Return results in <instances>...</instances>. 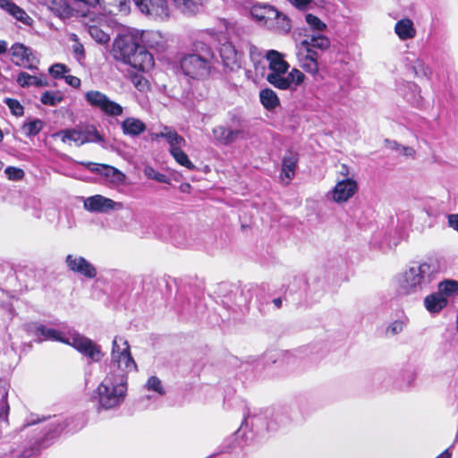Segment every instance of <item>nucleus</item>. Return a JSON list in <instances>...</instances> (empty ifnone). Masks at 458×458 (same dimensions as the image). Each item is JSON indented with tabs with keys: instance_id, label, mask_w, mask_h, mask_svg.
<instances>
[{
	"instance_id": "obj_1",
	"label": "nucleus",
	"mask_w": 458,
	"mask_h": 458,
	"mask_svg": "<svg viewBox=\"0 0 458 458\" xmlns=\"http://www.w3.org/2000/svg\"><path fill=\"white\" fill-rule=\"evenodd\" d=\"M439 272L440 267L437 261L413 263L395 276L396 291L402 295L425 293L437 281Z\"/></svg>"
},
{
	"instance_id": "obj_2",
	"label": "nucleus",
	"mask_w": 458,
	"mask_h": 458,
	"mask_svg": "<svg viewBox=\"0 0 458 458\" xmlns=\"http://www.w3.org/2000/svg\"><path fill=\"white\" fill-rule=\"evenodd\" d=\"M35 335L39 341L52 340L69 344L94 362L99 361L103 357L100 346L72 329L59 331L47 327L44 325H38L36 327Z\"/></svg>"
},
{
	"instance_id": "obj_3",
	"label": "nucleus",
	"mask_w": 458,
	"mask_h": 458,
	"mask_svg": "<svg viewBox=\"0 0 458 458\" xmlns=\"http://www.w3.org/2000/svg\"><path fill=\"white\" fill-rule=\"evenodd\" d=\"M266 58L269 63L270 70L267 75V81L275 88L283 90H295L303 81L304 74L298 69H293L288 72L290 65L278 51L268 50Z\"/></svg>"
},
{
	"instance_id": "obj_4",
	"label": "nucleus",
	"mask_w": 458,
	"mask_h": 458,
	"mask_svg": "<svg viewBox=\"0 0 458 458\" xmlns=\"http://www.w3.org/2000/svg\"><path fill=\"white\" fill-rule=\"evenodd\" d=\"M127 377L124 373L109 372L98 386V404L108 410L119 406L127 392Z\"/></svg>"
},
{
	"instance_id": "obj_5",
	"label": "nucleus",
	"mask_w": 458,
	"mask_h": 458,
	"mask_svg": "<svg viewBox=\"0 0 458 458\" xmlns=\"http://www.w3.org/2000/svg\"><path fill=\"white\" fill-rule=\"evenodd\" d=\"M242 416L241 425L233 435L240 446L250 443L255 437L273 429L267 422L266 415L262 413L250 414L246 406L242 410Z\"/></svg>"
},
{
	"instance_id": "obj_6",
	"label": "nucleus",
	"mask_w": 458,
	"mask_h": 458,
	"mask_svg": "<svg viewBox=\"0 0 458 458\" xmlns=\"http://www.w3.org/2000/svg\"><path fill=\"white\" fill-rule=\"evenodd\" d=\"M64 143L72 142L81 147L86 143H103L104 137L98 132L96 126L93 124L77 125L72 129H65L58 131L55 134Z\"/></svg>"
},
{
	"instance_id": "obj_7",
	"label": "nucleus",
	"mask_w": 458,
	"mask_h": 458,
	"mask_svg": "<svg viewBox=\"0 0 458 458\" xmlns=\"http://www.w3.org/2000/svg\"><path fill=\"white\" fill-rule=\"evenodd\" d=\"M136 369L137 365L131 355L127 341L115 336L112 344L110 372L124 373L127 376Z\"/></svg>"
},
{
	"instance_id": "obj_8",
	"label": "nucleus",
	"mask_w": 458,
	"mask_h": 458,
	"mask_svg": "<svg viewBox=\"0 0 458 458\" xmlns=\"http://www.w3.org/2000/svg\"><path fill=\"white\" fill-rule=\"evenodd\" d=\"M86 101L95 108L99 109L108 116H119L123 113V107L111 100L106 94L98 90H89L85 94Z\"/></svg>"
},
{
	"instance_id": "obj_9",
	"label": "nucleus",
	"mask_w": 458,
	"mask_h": 458,
	"mask_svg": "<svg viewBox=\"0 0 458 458\" xmlns=\"http://www.w3.org/2000/svg\"><path fill=\"white\" fill-rule=\"evenodd\" d=\"M181 68L185 75L199 80L209 74L211 63L198 55L189 54L182 58Z\"/></svg>"
},
{
	"instance_id": "obj_10",
	"label": "nucleus",
	"mask_w": 458,
	"mask_h": 458,
	"mask_svg": "<svg viewBox=\"0 0 458 458\" xmlns=\"http://www.w3.org/2000/svg\"><path fill=\"white\" fill-rule=\"evenodd\" d=\"M140 46L131 33H121L114 42V56L127 64Z\"/></svg>"
},
{
	"instance_id": "obj_11",
	"label": "nucleus",
	"mask_w": 458,
	"mask_h": 458,
	"mask_svg": "<svg viewBox=\"0 0 458 458\" xmlns=\"http://www.w3.org/2000/svg\"><path fill=\"white\" fill-rule=\"evenodd\" d=\"M65 265L71 272L87 279H94L98 275L96 267L80 255L68 254L65 257Z\"/></svg>"
},
{
	"instance_id": "obj_12",
	"label": "nucleus",
	"mask_w": 458,
	"mask_h": 458,
	"mask_svg": "<svg viewBox=\"0 0 458 458\" xmlns=\"http://www.w3.org/2000/svg\"><path fill=\"white\" fill-rule=\"evenodd\" d=\"M83 207L86 210L95 213H109L123 209L122 202H116L103 195L97 194L84 199Z\"/></svg>"
},
{
	"instance_id": "obj_13",
	"label": "nucleus",
	"mask_w": 458,
	"mask_h": 458,
	"mask_svg": "<svg viewBox=\"0 0 458 458\" xmlns=\"http://www.w3.org/2000/svg\"><path fill=\"white\" fill-rule=\"evenodd\" d=\"M10 55L15 65L30 70L36 69V58L30 47L21 43H15L10 48Z\"/></svg>"
},
{
	"instance_id": "obj_14",
	"label": "nucleus",
	"mask_w": 458,
	"mask_h": 458,
	"mask_svg": "<svg viewBox=\"0 0 458 458\" xmlns=\"http://www.w3.org/2000/svg\"><path fill=\"white\" fill-rule=\"evenodd\" d=\"M133 2L142 13L154 17L168 16L166 0H133Z\"/></svg>"
},
{
	"instance_id": "obj_15",
	"label": "nucleus",
	"mask_w": 458,
	"mask_h": 458,
	"mask_svg": "<svg viewBox=\"0 0 458 458\" xmlns=\"http://www.w3.org/2000/svg\"><path fill=\"white\" fill-rule=\"evenodd\" d=\"M358 189L357 182L352 179L338 182L332 191V198L337 202H345L352 198Z\"/></svg>"
},
{
	"instance_id": "obj_16",
	"label": "nucleus",
	"mask_w": 458,
	"mask_h": 458,
	"mask_svg": "<svg viewBox=\"0 0 458 458\" xmlns=\"http://www.w3.org/2000/svg\"><path fill=\"white\" fill-rule=\"evenodd\" d=\"M231 50H233L234 55L233 64H236L237 67H242L245 64L248 56L252 60L254 59L257 48L248 40H240L236 44H231Z\"/></svg>"
},
{
	"instance_id": "obj_17",
	"label": "nucleus",
	"mask_w": 458,
	"mask_h": 458,
	"mask_svg": "<svg viewBox=\"0 0 458 458\" xmlns=\"http://www.w3.org/2000/svg\"><path fill=\"white\" fill-rule=\"evenodd\" d=\"M127 64L139 71L146 72L153 67L154 59L144 47L140 46Z\"/></svg>"
},
{
	"instance_id": "obj_18",
	"label": "nucleus",
	"mask_w": 458,
	"mask_h": 458,
	"mask_svg": "<svg viewBox=\"0 0 458 458\" xmlns=\"http://www.w3.org/2000/svg\"><path fill=\"white\" fill-rule=\"evenodd\" d=\"M151 138L153 140H157L159 138L165 139L170 146V153L173 152L174 149L182 148L186 144L184 138L179 135L174 129L168 126H164L160 132L152 133Z\"/></svg>"
},
{
	"instance_id": "obj_19",
	"label": "nucleus",
	"mask_w": 458,
	"mask_h": 458,
	"mask_svg": "<svg viewBox=\"0 0 458 458\" xmlns=\"http://www.w3.org/2000/svg\"><path fill=\"white\" fill-rule=\"evenodd\" d=\"M223 26L225 30H227L228 23L225 20H223ZM211 37L215 38L218 44L221 46L218 49L219 51V56L222 60V63L225 66H228V60H229V47L227 44L229 43V37L226 33V31L222 30H209L207 31Z\"/></svg>"
},
{
	"instance_id": "obj_20",
	"label": "nucleus",
	"mask_w": 458,
	"mask_h": 458,
	"mask_svg": "<svg viewBox=\"0 0 458 458\" xmlns=\"http://www.w3.org/2000/svg\"><path fill=\"white\" fill-rule=\"evenodd\" d=\"M84 165L89 171L102 174L113 182H121L124 179V174L113 166L93 162L85 163Z\"/></svg>"
},
{
	"instance_id": "obj_21",
	"label": "nucleus",
	"mask_w": 458,
	"mask_h": 458,
	"mask_svg": "<svg viewBox=\"0 0 458 458\" xmlns=\"http://www.w3.org/2000/svg\"><path fill=\"white\" fill-rule=\"evenodd\" d=\"M250 13L257 21L266 26L268 21L277 15V10L270 4H257L251 7Z\"/></svg>"
},
{
	"instance_id": "obj_22",
	"label": "nucleus",
	"mask_w": 458,
	"mask_h": 458,
	"mask_svg": "<svg viewBox=\"0 0 458 458\" xmlns=\"http://www.w3.org/2000/svg\"><path fill=\"white\" fill-rule=\"evenodd\" d=\"M406 66L410 69L414 76L420 79H428L431 75V69L426 64L425 61L417 56L407 57Z\"/></svg>"
},
{
	"instance_id": "obj_23",
	"label": "nucleus",
	"mask_w": 458,
	"mask_h": 458,
	"mask_svg": "<svg viewBox=\"0 0 458 458\" xmlns=\"http://www.w3.org/2000/svg\"><path fill=\"white\" fill-rule=\"evenodd\" d=\"M400 94L403 98L412 106H420L421 104V96L420 87L411 81H407L399 89Z\"/></svg>"
},
{
	"instance_id": "obj_24",
	"label": "nucleus",
	"mask_w": 458,
	"mask_h": 458,
	"mask_svg": "<svg viewBox=\"0 0 458 458\" xmlns=\"http://www.w3.org/2000/svg\"><path fill=\"white\" fill-rule=\"evenodd\" d=\"M121 128L124 135L138 137L146 131L147 126L140 119L127 117L122 122Z\"/></svg>"
},
{
	"instance_id": "obj_25",
	"label": "nucleus",
	"mask_w": 458,
	"mask_h": 458,
	"mask_svg": "<svg viewBox=\"0 0 458 458\" xmlns=\"http://www.w3.org/2000/svg\"><path fill=\"white\" fill-rule=\"evenodd\" d=\"M301 46L305 48L307 53H309V50L310 52H316L315 49L323 51L329 47L330 41L327 37L318 33L308 36L301 42Z\"/></svg>"
},
{
	"instance_id": "obj_26",
	"label": "nucleus",
	"mask_w": 458,
	"mask_h": 458,
	"mask_svg": "<svg viewBox=\"0 0 458 458\" xmlns=\"http://www.w3.org/2000/svg\"><path fill=\"white\" fill-rule=\"evenodd\" d=\"M112 29L106 24H91L88 26L89 36L97 43L106 45L110 41Z\"/></svg>"
},
{
	"instance_id": "obj_27",
	"label": "nucleus",
	"mask_w": 458,
	"mask_h": 458,
	"mask_svg": "<svg viewBox=\"0 0 458 458\" xmlns=\"http://www.w3.org/2000/svg\"><path fill=\"white\" fill-rule=\"evenodd\" d=\"M266 27L276 32L285 34L291 30L292 24L290 19L277 10V15L268 21Z\"/></svg>"
},
{
	"instance_id": "obj_28",
	"label": "nucleus",
	"mask_w": 458,
	"mask_h": 458,
	"mask_svg": "<svg viewBox=\"0 0 458 458\" xmlns=\"http://www.w3.org/2000/svg\"><path fill=\"white\" fill-rule=\"evenodd\" d=\"M394 31L401 40L411 39L416 36V30L411 20L405 18L398 21Z\"/></svg>"
},
{
	"instance_id": "obj_29",
	"label": "nucleus",
	"mask_w": 458,
	"mask_h": 458,
	"mask_svg": "<svg viewBox=\"0 0 458 458\" xmlns=\"http://www.w3.org/2000/svg\"><path fill=\"white\" fill-rule=\"evenodd\" d=\"M447 305V299L438 293L428 295L424 299V306L430 313H438Z\"/></svg>"
},
{
	"instance_id": "obj_30",
	"label": "nucleus",
	"mask_w": 458,
	"mask_h": 458,
	"mask_svg": "<svg viewBox=\"0 0 458 458\" xmlns=\"http://www.w3.org/2000/svg\"><path fill=\"white\" fill-rule=\"evenodd\" d=\"M17 83L22 88H27L30 86L44 87L47 85V81L43 75L38 77L35 75H30L25 72H21L18 74Z\"/></svg>"
},
{
	"instance_id": "obj_31",
	"label": "nucleus",
	"mask_w": 458,
	"mask_h": 458,
	"mask_svg": "<svg viewBox=\"0 0 458 458\" xmlns=\"http://www.w3.org/2000/svg\"><path fill=\"white\" fill-rule=\"evenodd\" d=\"M259 99L262 106L269 111L276 109L280 105L276 93L268 88L260 90Z\"/></svg>"
},
{
	"instance_id": "obj_32",
	"label": "nucleus",
	"mask_w": 458,
	"mask_h": 458,
	"mask_svg": "<svg viewBox=\"0 0 458 458\" xmlns=\"http://www.w3.org/2000/svg\"><path fill=\"white\" fill-rule=\"evenodd\" d=\"M193 55H198L203 59L210 62L215 58L211 47L202 40H197L193 44Z\"/></svg>"
},
{
	"instance_id": "obj_33",
	"label": "nucleus",
	"mask_w": 458,
	"mask_h": 458,
	"mask_svg": "<svg viewBox=\"0 0 458 458\" xmlns=\"http://www.w3.org/2000/svg\"><path fill=\"white\" fill-rule=\"evenodd\" d=\"M458 292V282L455 280H445L438 284V293L445 298Z\"/></svg>"
},
{
	"instance_id": "obj_34",
	"label": "nucleus",
	"mask_w": 458,
	"mask_h": 458,
	"mask_svg": "<svg viewBox=\"0 0 458 458\" xmlns=\"http://www.w3.org/2000/svg\"><path fill=\"white\" fill-rule=\"evenodd\" d=\"M176 8L185 14H194L199 10V5L194 0H173Z\"/></svg>"
},
{
	"instance_id": "obj_35",
	"label": "nucleus",
	"mask_w": 458,
	"mask_h": 458,
	"mask_svg": "<svg viewBox=\"0 0 458 458\" xmlns=\"http://www.w3.org/2000/svg\"><path fill=\"white\" fill-rule=\"evenodd\" d=\"M170 154L179 165L186 167L189 170H193L195 168V165L189 159L187 154L182 149V148L174 149V151Z\"/></svg>"
},
{
	"instance_id": "obj_36",
	"label": "nucleus",
	"mask_w": 458,
	"mask_h": 458,
	"mask_svg": "<svg viewBox=\"0 0 458 458\" xmlns=\"http://www.w3.org/2000/svg\"><path fill=\"white\" fill-rule=\"evenodd\" d=\"M417 375L413 370H408L403 373L399 388L402 391L411 390L415 384Z\"/></svg>"
},
{
	"instance_id": "obj_37",
	"label": "nucleus",
	"mask_w": 458,
	"mask_h": 458,
	"mask_svg": "<svg viewBox=\"0 0 458 458\" xmlns=\"http://www.w3.org/2000/svg\"><path fill=\"white\" fill-rule=\"evenodd\" d=\"M144 387L146 390L152 391L158 395H165V394L162 381L156 376L150 377L144 385Z\"/></svg>"
},
{
	"instance_id": "obj_38",
	"label": "nucleus",
	"mask_w": 458,
	"mask_h": 458,
	"mask_svg": "<svg viewBox=\"0 0 458 458\" xmlns=\"http://www.w3.org/2000/svg\"><path fill=\"white\" fill-rule=\"evenodd\" d=\"M297 158L290 154L285 156L283 159V172L288 179H292L294 175V170L296 167Z\"/></svg>"
},
{
	"instance_id": "obj_39",
	"label": "nucleus",
	"mask_w": 458,
	"mask_h": 458,
	"mask_svg": "<svg viewBox=\"0 0 458 458\" xmlns=\"http://www.w3.org/2000/svg\"><path fill=\"white\" fill-rule=\"evenodd\" d=\"M42 129L43 122L39 119L24 123L22 126V130L27 136L37 135Z\"/></svg>"
},
{
	"instance_id": "obj_40",
	"label": "nucleus",
	"mask_w": 458,
	"mask_h": 458,
	"mask_svg": "<svg viewBox=\"0 0 458 458\" xmlns=\"http://www.w3.org/2000/svg\"><path fill=\"white\" fill-rule=\"evenodd\" d=\"M40 100L44 105L55 106L63 100V98L58 92L46 91L42 94Z\"/></svg>"
},
{
	"instance_id": "obj_41",
	"label": "nucleus",
	"mask_w": 458,
	"mask_h": 458,
	"mask_svg": "<svg viewBox=\"0 0 458 458\" xmlns=\"http://www.w3.org/2000/svg\"><path fill=\"white\" fill-rule=\"evenodd\" d=\"M213 135L215 140L222 144L227 145L229 142V130L225 126H216L213 129Z\"/></svg>"
},
{
	"instance_id": "obj_42",
	"label": "nucleus",
	"mask_w": 458,
	"mask_h": 458,
	"mask_svg": "<svg viewBox=\"0 0 458 458\" xmlns=\"http://www.w3.org/2000/svg\"><path fill=\"white\" fill-rule=\"evenodd\" d=\"M318 55L317 52H310L306 54V62L303 64L302 67L310 72H316L318 71Z\"/></svg>"
},
{
	"instance_id": "obj_43",
	"label": "nucleus",
	"mask_w": 458,
	"mask_h": 458,
	"mask_svg": "<svg viewBox=\"0 0 458 458\" xmlns=\"http://www.w3.org/2000/svg\"><path fill=\"white\" fill-rule=\"evenodd\" d=\"M8 13L25 25H30L32 21V19L26 13V12L15 4Z\"/></svg>"
},
{
	"instance_id": "obj_44",
	"label": "nucleus",
	"mask_w": 458,
	"mask_h": 458,
	"mask_svg": "<svg viewBox=\"0 0 458 458\" xmlns=\"http://www.w3.org/2000/svg\"><path fill=\"white\" fill-rule=\"evenodd\" d=\"M7 106L9 107L11 113L15 116H21L23 115V106L21 104L14 98H5L4 101Z\"/></svg>"
},
{
	"instance_id": "obj_45",
	"label": "nucleus",
	"mask_w": 458,
	"mask_h": 458,
	"mask_svg": "<svg viewBox=\"0 0 458 458\" xmlns=\"http://www.w3.org/2000/svg\"><path fill=\"white\" fill-rule=\"evenodd\" d=\"M306 21L311 29L317 30L318 32L322 31L326 28V24L321 21L320 19L310 13L306 15Z\"/></svg>"
},
{
	"instance_id": "obj_46",
	"label": "nucleus",
	"mask_w": 458,
	"mask_h": 458,
	"mask_svg": "<svg viewBox=\"0 0 458 458\" xmlns=\"http://www.w3.org/2000/svg\"><path fill=\"white\" fill-rule=\"evenodd\" d=\"M7 391L5 388L2 390V400L0 403V418H4V422L7 423V416L9 413V404L7 403Z\"/></svg>"
},
{
	"instance_id": "obj_47",
	"label": "nucleus",
	"mask_w": 458,
	"mask_h": 458,
	"mask_svg": "<svg viewBox=\"0 0 458 458\" xmlns=\"http://www.w3.org/2000/svg\"><path fill=\"white\" fill-rule=\"evenodd\" d=\"M4 173L9 180L19 181L24 176V172L21 168L14 166H8L5 168Z\"/></svg>"
},
{
	"instance_id": "obj_48",
	"label": "nucleus",
	"mask_w": 458,
	"mask_h": 458,
	"mask_svg": "<svg viewBox=\"0 0 458 458\" xmlns=\"http://www.w3.org/2000/svg\"><path fill=\"white\" fill-rule=\"evenodd\" d=\"M144 174L148 178H151L158 182H163V183L168 182V178L165 174L156 172L151 167L145 168Z\"/></svg>"
},
{
	"instance_id": "obj_49",
	"label": "nucleus",
	"mask_w": 458,
	"mask_h": 458,
	"mask_svg": "<svg viewBox=\"0 0 458 458\" xmlns=\"http://www.w3.org/2000/svg\"><path fill=\"white\" fill-rule=\"evenodd\" d=\"M68 72L69 69L63 64H55L49 68L50 74L55 79L64 77Z\"/></svg>"
},
{
	"instance_id": "obj_50",
	"label": "nucleus",
	"mask_w": 458,
	"mask_h": 458,
	"mask_svg": "<svg viewBox=\"0 0 458 458\" xmlns=\"http://www.w3.org/2000/svg\"><path fill=\"white\" fill-rule=\"evenodd\" d=\"M405 325V320H395L389 325L387 332L392 335H397L404 329Z\"/></svg>"
},
{
	"instance_id": "obj_51",
	"label": "nucleus",
	"mask_w": 458,
	"mask_h": 458,
	"mask_svg": "<svg viewBox=\"0 0 458 458\" xmlns=\"http://www.w3.org/2000/svg\"><path fill=\"white\" fill-rule=\"evenodd\" d=\"M133 85L140 90L144 91L148 88V81L140 75H135L131 78Z\"/></svg>"
},
{
	"instance_id": "obj_52",
	"label": "nucleus",
	"mask_w": 458,
	"mask_h": 458,
	"mask_svg": "<svg viewBox=\"0 0 458 458\" xmlns=\"http://www.w3.org/2000/svg\"><path fill=\"white\" fill-rule=\"evenodd\" d=\"M279 356L280 353L278 352L269 351L264 353L262 360L267 363H276Z\"/></svg>"
},
{
	"instance_id": "obj_53",
	"label": "nucleus",
	"mask_w": 458,
	"mask_h": 458,
	"mask_svg": "<svg viewBox=\"0 0 458 458\" xmlns=\"http://www.w3.org/2000/svg\"><path fill=\"white\" fill-rule=\"evenodd\" d=\"M230 364H231V367H233V368L243 367L244 370H247L250 367V361L242 362L240 360V359L238 357H231Z\"/></svg>"
},
{
	"instance_id": "obj_54",
	"label": "nucleus",
	"mask_w": 458,
	"mask_h": 458,
	"mask_svg": "<svg viewBox=\"0 0 458 458\" xmlns=\"http://www.w3.org/2000/svg\"><path fill=\"white\" fill-rule=\"evenodd\" d=\"M43 4L47 5L51 9H56L62 6L64 0H39Z\"/></svg>"
},
{
	"instance_id": "obj_55",
	"label": "nucleus",
	"mask_w": 458,
	"mask_h": 458,
	"mask_svg": "<svg viewBox=\"0 0 458 458\" xmlns=\"http://www.w3.org/2000/svg\"><path fill=\"white\" fill-rule=\"evenodd\" d=\"M66 83L73 88H77L81 85V80L78 77L68 75L64 77Z\"/></svg>"
},
{
	"instance_id": "obj_56",
	"label": "nucleus",
	"mask_w": 458,
	"mask_h": 458,
	"mask_svg": "<svg viewBox=\"0 0 458 458\" xmlns=\"http://www.w3.org/2000/svg\"><path fill=\"white\" fill-rule=\"evenodd\" d=\"M448 225L458 232V214H452L448 216Z\"/></svg>"
},
{
	"instance_id": "obj_57",
	"label": "nucleus",
	"mask_w": 458,
	"mask_h": 458,
	"mask_svg": "<svg viewBox=\"0 0 458 458\" xmlns=\"http://www.w3.org/2000/svg\"><path fill=\"white\" fill-rule=\"evenodd\" d=\"M13 4L10 0H0V7L7 12H10Z\"/></svg>"
},
{
	"instance_id": "obj_58",
	"label": "nucleus",
	"mask_w": 458,
	"mask_h": 458,
	"mask_svg": "<svg viewBox=\"0 0 458 458\" xmlns=\"http://www.w3.org/2000/svg\"><path fill=\"white\" fill-rule=\"evenodd\" d=\"M311 0H293L294 5L299 9H304Z\"/></svg>"
},
{
	"instance_id": "obj_59",
	"label": "nucleus",
	"mask_w": 458,
	"mask_h": 458,
	"mask_svg": "<svg viewBox=\"0 0 458 458\" xmlns=\"http://www.w3.org/2000/svg\"><path fill=\"white\" fill-rule=\"evenodd\" d=\"M386 146L390 148V149H394V150H398V149H401V146L394 140H386Z\"/></svg>"
},
{
	"instance_id": "obj_60",
	"label": "nucleus",
	"mask_w": 458,
	"mask_h": 458,
	"mask_svg": "<svg viewBox=\"0 0 458 458\" xmlns=\"http://www.w3.org/2000/svg\"><path fill=\"white\" fill-rule=\"evenodd\" d=\"M58 427H59V425H57L55 422H51L48 425V430L47 433V437L51 436L52 433H57L59 431Z\"/></svg>"
},
{
	"instance_id": "obj_61",
	"label": "nucleus",
	"mask_w": 458,
	"mask_h": 458,
	"mask_svg": "<svg viewBox=\"0 0 458 458\" xmlns=\"http://www.w3.org/2000/svg\"><path fill=\"white\" fill-rule=\"evenodd\" d=\"M402 153L407 157H412L415 154V150L411 147H402Z\"/></svg>"
},
{
	"instance_id": "obj_62",
	"label": "nucleus",
	"mask_w": 458,
	"mask_h": 458,
	"mask_svg": "<svg viewBox=\"0 0 458 458\" xmlns=\"http://www.w3.org/2000/svg\"><path fill=\"white\" fill-rule=\"evenodd\" d=\"M73 51L78 55H84V48L81 44H76L73 46Z\"/></svg>"
},
{
	"instance_id": "obj_63",
	"label": "nucleus",
	"mask_w": 458,
	"mask_h": 458,
	"mask_svg": "<svg viewBox=\"0 0 458 458\" xmlns=\"http://www.w3.org/2000/svg\"><path fill=\"white\" fill-rule=\"evenodd\" d=\"M7 42L4 40H0V55L4 54L8 47H7Z\"/></svg>"
},
{
	"instance_id": "obj_64",
	"label": "nucleus",
	"mask_w": 458,
	"mask_h": 458,
	"mask_svg": "<svg viewBox=\"0 0 458 458\" xmlns=\"http://www.w3.org/2000/svg\"><path fill=\"white\" fill-rule=\"evenodd\" d=\"M452 454L449 449H445L437 458H451Z\"/></svg>"
}]
</instances>
